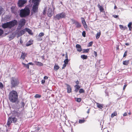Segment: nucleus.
Returning <instances> with one entry per match:
<instances>
[{"label":"nucleus","mask_w":132,"mask_h":132,"mask_svg":"<svg viewBox=\"0 0 132 132\" xmlns=\"http://www.w3.org/2000/svg\"><path fill=\"white\" fill-rule=\"evenodd\" d=\"M9 98L10 101L12 103L16 102L18 98V95L17 92L14 90H12L10 92L9 95Z\"/></svg>","instance_id":"nucleus-1"},{"label":"nucleus","mask_w":132,"mask_h":132,"mask_svg":"<svg viewBox=\"0 0 132 132\" xmlns=\"http://www.w3.org/2000/svg\"><path fill=\"white\" fill-rule=\"evenodd\" d=\"M17 23V21L15 20H14L13 21L2 24V27L4 29L7 28L10 29L16 25Z\"/></svg>","instance_id":"nucleus-2"},{"label":"nucleus","mask_w":132,"mask_h":132,"mask_svg":"<svg viewBox=\"0 0 132 132\" xmlns=\"http://www.w3.org/2000/svg\"><path fill=\"white\" fill-rule=\"evenodd\" d=\"M40 0H30L33 4L32 8V12L35 13L38 11V6Z\"/></svg>","instance_id":"nucleus-3"},{"label":"nucleus","mask_w":132,"mask_h":132,"mask_svg":"<svg viewBox=\"0 0 132 132\" xmlns=\"http://www.w3.org/2000/svg\"><path fill=\"white\" fill-rule=\"evenodd\" d=\"M30 12V10L28 8L22 9L20 11V16L21 18L25 17L29 15Z\"/></svg>","instance_id":"nucleus-4"},{"label":"nucleus","mask_w":132,"mask_h":132,"mask_svg":"<svg viewBox=\"0 0 132 132\" xmlns=\"http://www.w3.org/2000/svg\"><path fill=\"white\" fill-rule=\"evenodd\" d=\"M19 83L18 79L15 77H13L11 80V87H15L19 84Z\"/></svg>","instance_id":"nucleus-5"},{"label":"nucleus","mask_w":132,"mask_h":132,"mask_svg":"<svg viewBox=\"0 0 132 132\" xmlns=\"http://www.w3.org/2000/svg\"><path fill=\"white\" fill-rule=\"evenodd\" d=\"M17 121V119L15 117H10L9 118L7 123V125L9 127L11 123H15Z\"/></svg>","instance_id":"nucleus-6"},{"label":"nucleus","mask_w":132,"mask_h":132,"mask_svg":"<svg viewBox=\"0 0 132 132\" xmlns=\"http://www.w3.org/2000/svg\"><path fill=\"white\" fill-rule=\"evenodd\" d=\"M65 16L66 14L65 13L62 12L56 15L55 16V18L57 20H59L61 18H65Z\"/></svg>","instance_id":"nucleus-7"},{"label":"nucleus","mask_w":132,"mask_h":132,"mask_svg":"<svg viewBox=\"0 0 132 132\" xmlns=\"http://www.w3.org/2000/svg\"><path fill=\"white\" fill-rule=\"evenodd\" d=\"M27 2L26 0H19L18 3V6L20 7H22Z\"/></svg>","instance_id":"nucleus-8"},{"label":"nucleus","mask_w":132,"mask_h":132,"mask_svg":"<svg viewBox=\"0 0 132 132\" xmlns=\"http://www.w3.org/2000/svg\"><path fill=\"white\" fill-rule=\"evenodd\" d=\"M72 21L73 22V24H75L76 25V27L77 28H80L81 27V24L78 22L73 19H72Z\"/></svg>","instance_id":"nucleus-9"},{"label":"nucleus","mask_w":132,"mask_h":132,"mask_svg":"<svg viewBox=\"0 0 132 132\" xmlns=\"http://www.w3.org/2000/svg\"><path fill=\"white\" fill-rule=\"evenodd\" d=\"M26 23V20L24 19H21L19 23V25L21 27H22L24 26Z\"/></svg>","instance_id":"nucleus-10"},{"label":"nucleus","mask_w":132,"mask_h":132,"mask_svg":"<svg viewBox=\"0 0 132 132\" xmlns=\"http://www.w3.org/2000/svg\"><path fill=\"white\" fill-rule=\"evenodd\" d=\"M81 22L82 23L85 28H87V25L86 23V22L85 19L83 17L81 18Z\"/></svg>","instance_id":"nucleus-11"},{"label":"nucleus","mask_w":132,"mask_h":132,"mask_svg":"<svg viewBox=\"0 0 132 132\" xmlns=\"http://www.w3.org/2000/svg\"><path fill=\"white\" fill-rule=\"evenodd\" d=\"M65 85H66L67 89V92L69 93L71 92V88L70 86L67 84H65Z\"/></svg>","instance_id":"nucleus-12"},{"label":"nucleus","mask_w":132,"mask_h":132,"mask_svg":"<svg viewBox=\"0 0 132 132\" xmlns=\"http://www.w3.org/2000/svg\"><path fill=\"white\" fill-rule=\"evenodd\" d=\"M53 12L51 9L49 8L47 11V14L49 17H51L53 15Z\"/></svg>","instance_id":"nucleus-13"},{"label":"nucleus","mask_w":132,"mask_h":132,"mask_svg":"<svg viewBox=\"0 0 132 132\" xmlns=\"http://www.w3.org/2000/svg\"><path fill=\"white\" fill-rule=\"evenodd\" d=\"M27 54L25 53L22 52L20 57V59L24 60L25 59V57L26 56Z\"/></svg>","instance_id":"nucleus-14"},{"label":"nucleus","mask_w":132,"mask_h":132,"mask_svg":"<svg viewBox=\"0 0 132 132\" xmlns=\"http://www.w3.org/2000/svg\"><path fill=\"white\" fill-rule=\"evenodd\" d=\"M76 47L77 50L78 51L81 52L82 50V49L81 46L79 44H77L76 45Z\"/></svg>","instance_id":"nucleus-15"},{"label":"nucleus","mask_w":132,"mask_h":132,"mask_svg":"<svg viewBox=\"0 0 132 132\" xmlns=\"http://www.w3.org/2000/svg\"><path fill=\"white\" fill-rule=\"evenodd\" d=\"M25 28L20 31L19 33V34L20 36H22L26 32Z\"/></svg>","instance_id":"nucleus-16"},{"label":"nucleus","mask_w":132,"mask_h":132,"mask_svg":"<svg viewBox=\"0 0 132 132\" xmlns=\"http://www.w3.org/2000/svg\"><path fill=\"white\" fill-rule=\"evenodd\" d=\"M26 31L29 34L31 35H32L33 33L31 30L29 29L26 28H25Z\"/></svg>","instance_id":"nucleus-17"},{"label":"nucleus","mask_w":132,"mask_h":132,"mask_svg":"<svg viewBox=\"0 0 132 132\" xmlns=\"http://www.w3.org/2000/svg\"><path fill=\"white\" fill-rule=\"evenodd\" d=\"M35 64L39 66H42L43 65V64L41 62L38 61H35Z\"/></svg>","instance_id":"nucleus-18"},{"label":"nucleus","mask_w":132,"mask_h":132,"mask_svg":"<svg viewBox=\"0 0 132 132\" xmlns=\"http://www.w3.org/2000/svg\"><path fill=\"white\" fill-rule=\"evenodd\" d=\"M97 106L100 109H102L103 108V105L101 104L97 103Z\"/></svg>","instance_id":"nucleus-19"},{"label":"nucleus","mask_w":132,"mask_h":132,"mask_svg":"<svg viewBox=\"0 0 132 132\" xmlns=\"http://www.w3.org/2000/svg\"><path fill=\"white\" fill-rule=\"evenodd\" d=\"M120 28L122 30H125L127 29V28L126 26H123L120 25H119Z\"/></svg>","instance_id":"nucleus-20"},{"label":"nucleus","mask_w":132,"mask_h":132,"mask_svg":"<svg viewBox=\"0 0 132 132\" xmlns=\"http://www.w3.org/2000/svg\"><path fill=\"white\" fill-rule=\"evenodd\" d=\"M33 43V41L31 40H29L28 41L26 44V46H30Z\"/></svg>","instance_id":"nucleus-21"},{"label":"nucleus","mask_w":132,"mask_h":132,"mask_svg":"<svg viewBox=\"0 0 132 132\" xmlns=\"http://www.w3.org/2000/svg\"><path fill=\"white\" fill-rule=\"evenodd\" d=\"M12 12V13L15 14L16 12L15 11V9L14 7L12 6L11 8Z\"/></svg>","instance_id":"nucleus-22"},{"label":"nucleus","mask_w":132,"mask_h":132,"mask_svg":"<svg viewBox=\"0 0 132 132\" xmlns=\"http://www.w3.org/2000/svg\"><path fill=\"white\" fill-rule=\"evenodd\" d=\"M97 6L99 8L100 11L101 12H102L104 10V9L99 4Z\"/></svg>","instance_id":"nucleus-23"},{"label":"nucleus","mask_w":132,"mask_h":132,"mask_svg":"<svg viewBox=\"0 0 132 132\" xmlns=\"http://www.w3.org/2000/svg\"><path fill=\"white\" fill-rule=\"evenodd\" d=\"M101 34V33L100 31V32H97V34L96 35V38L97 39H98V38L100 37Z\"/></svg>","instance_id":"nucleus-24"},{"label":"nucleus","mask_w":132,"mask_h":132,"mask_svg":"<svg viewBox=\"0 0 132 132\" xmlns=\"http://www.w3.org/2000/svg\"><path fill=\"white\" fill-rule=\"evenodd\" d=\"M129 63V60H126L123 61V64L125 65H127Z\"/></svg>","instance_id":"nucleus-25"},{"label":"nucleus","mask_w":132,"mask_h":132,"mask_svg":"<svg viewBox=\"0 0 132 132\" xmlns=\"http://www.w3.org/2000/svg\"><path fill=\"white\" fill-rule=\"evenodd\" d=\"M117 113L116 111H115L113 113H112L111 115V117L112 118L114 116L117 115Z\"/></svg>","instance_id":"nucleus-26"},{"label":"nucleus","mask_w":132,"mask_h":132,"mask_svg":"<svg viewBox=\"0 0 132 132\" xmlns=\"http://www.w3.org/2000/svg\"><path fill=\"white\" fill-rule=\"evenodd\" d=\"M81 58L83 60H84V59H87V56H86L85 55H81Z\"/></svg>","instance_id":"nucleus-27"},{"label":"nucleus","mask_w":132,"mask_h":132,"mask_svg":"<svg viewBox=\"0 0 132 132\" xmlns=\"http://www.w3.org/2000/svg\"><path fill=\"white\" fill-rule=\"evenodd\" d=\"M132 25V23L131 22H130L128 24V27L129 28V30H131V26Z\"/></svg>","instance_id":"nucleus-28"},{"label":"nucleus","mask_w":132,"mask_h":132,"mask_svg":"<svg viewBox=\"0 0 132 132\" xmlns=\"http://www.w3.org/2000/svg\"><path fill=\"white\" fill-rule=\"evenodd\" d=\"M59 68V66L57 65H55L54 66V69L55 70H57Z\"/></svg>","instance_id":"nucleus-29"},{"label":"nucleus","mask_w":132,"mask_h":132,"mask_svg":"<svg viewBox=\"0 0 132 132\" xmlns=\"http://www.w3.org/2000/svg\"><path fill=\"white\" fill-rule=\"evenodd\" d=\"M8 37L10 39V40H11V39H13L14 37L13 35H10L8 36Z\"/></svg>","instance_id":"nucleus-30"},{"label":"nucleus","mask_w":132,"mask_h":132,"mask_svg":"<svg viewBox=\"0 0 132 132\" xmlns=\"http://www.w3.org/2000/svg\"><path fill=\"white\" fill-rule=\"evenodd\" d=\"M4 33L3 30L1 29H0V36H2Z\"/></svg>","instance_id":"nucleus-31"},{"label":"nucleus","mask_w":132,"mask_h":132,"mask_svg":"<svg viewBox=\"0 0 132 132\" xmlns=\"http://www.w3.org/2000/svg\"><path fill=\"white\" fill-rule=\"evenodd\" d=\"M42 38L38 36L37 37V40L38 41L42 40Z\"/></svg>","instance_id":"nucleus-32"},{"label":"nucleus","mask_w":132,"mask_h":132,"mask_svg":"<svg viewBox=\"0 0 132 132\" xmlns=\"http://www.w3.org/2000/svg\"><path fill=\"white\" fill-rule=\"evenodd\" d=\"M10 32V31H8L6 32L4 34L3 33V35L2 36L3 37H4L6 35H8Z\"/></svg>","instance_id":"nucleus-33"},{"label":"nucleus","mask_w":132,"mask_h":132,"mask_svg":"<svg viewBox=\"0 0 132 132\" xmlns=\"http://www.w3.org/2000/svg\"><path fill=\"white\" fill-rule=\"evenodd\" d=\"M75 99H76V101L78 102H80L81 101V99L80 98H76Z\"/></svg>","instance_id":"nucleus-34"},{"label":"nucleus","mask_w":132,"mask_h":132,"mask_svg":"<svg viewBox=\"0 0 132 132\" xmlns=\"http://www.w3.org/2000/svg\"><path fill=\"white\" fill-rule=\"evenodd\" d=\"M93 44V42H89L88 43V44L87 46L88 47H89L91 46Z\"/></svg>","instance_id":"nucleus-35"},{"label":"nucleus","mask_w":132,"mask_h":132,"mask_svg":"<svg viewBox=\"0 0 132 132\" xmlns=\"http://www.w3.org/2000/svg\"><path fill=\"white\" fill-rule=\"evenodd\" d=\"M85 121V120H79V123H82L84 122Z\"/></svg>","instance_id":"nucleus-36"},{"label":"nucleus","mask_w":132,"mask_h":132,"mask_svg":"<svg viewBox=\"0 0 132 132\" xmlns=\"http://www.w3.org/2000/svg\"><path fill=\"white\" fill-rule=\"evenodd\" d=\"M4 87V86L3 84L0 82V88L1 89H2Z\"/></svg>","instance_id":"nucleus-37"},{"label":"nucleus","mask_w":132,"mask_h":132,"mask_svg":"<svg viewBox=\"0 0 132 132\" xmlns=\"http://www.w3.org/2000/svg\"><path fill=\"white\" fill-rule=\"evenodd\" d=\"M41 97V95H40L37 94L35 96V98H40Z\"/></svg>","instance_id":"nucleus-38"},{"label":"nucleus","mask_w":132,"mask_h":132,"mask_svg":"<svg viewBox=\"0 0 132 132\" xmlns=\"http://www.w3.org/2000/svg\"><path fill=\"white\" fill-rule=\"evenodd\" d=\"M79 92L80 93H84L85 91L82 89H79Z\"/></svg>","instance_id":"nucleus-39"},{"label":"nucleus","mask_w":132,"mask_h":132,"mask_svg":"<svg viewBox=\"0 0 132 132\" xmlns=\"http://www.w3.org/2000/svg\"><path fill=\"white\" fill-rule=\"evenodd\" d=\"M69 62L68 59H65L64 61V63L68 64Z\"/></svg>","instance_id":"nucleus-40"},{"label":"nucleus","mask_w":132,"mask_h":132,"mask_svg":"<svg viewBox=\"0 0 132 132\" xmlns=\"http://www.w3.org/2000/svg\"><path fill=\"white\" fill-rule=\"evenodd\" d=\"M82 35L84 37H85L86 36V32L85 31H83L82 33Z\"/></svg>","instance_id":"nucleus-41"},{"label":"nucleus","mask_w":132,"mask_h":132,"mask_svg":"<svg viewBox=\"0 0 132 132\" xmlns=\"http://www.w3.org/2000/svg\"><path fill=\"white\" fill-rule=\"evenodd\" d=\"M44 35V33L43 32H41L39 34L38 36L42 37Z\"/></svg>","instance_id":"nucleus-42"},{"label":"nucleus","mask_w":132,"mask_h":132,"mask_svg":"<svg viewBox=\"0 0 132 132\" xmlns=\"http://www.w3.org/2000/svg\"><path fill=\"white\" fill-rule=\"evenodd\" d=\"M127 51H126L125 52L123 55V57H125L127 55Z\"/></svg>","instance_id":"nucleus-43"},{"label":"nucleus","mask_w":132,"mask_h":132,"mask_svg":"<svg viewBox=\"0 0 132 132\" xmlns=\"http://www.w3.org/2000/svg\"><path fill=\"white\" fill-rule=\"evenodd\" d=\"M75 87H76V89H79L80 88V87L79 86V85H76L75 86Z\"/></svg>","instance_id":"nucleus-44"},{"label":"nucleus","mask_w":132,"mask_h":132,"mask_svg":"<svg viewBox=\"0 0 132 132\" xmlns=\"http://www.w3.org/2000/svg\"><path fill=\"white\" fill-rule=\"evenodd\" d=\"M67 64L64 63V64L63 65V67H62V69H64L66 67V65Z\"/></svg>","instance_id":"nucleus-45"},{"label":"nucleus","mask_w":132,"mask_h":132,"mask_svg":"<svg viewBox=\"0 0 132 132\" xmlns=\"http://www.w3.org/2000/svg\"><path fill=\"white\" fill-rule=\"evenodd\" d=\"M3 10V9L1 7H0V14L2 13V11Z\"/></svg>","instance_id":"nucleus-46"},{"label":"nucleus","mask_w":132,"mask_h":132,"mask_svg":"<svg viewBox=\"0 0 132 132\" xmlns=\"http://www.w3.org/2000/svg\"><path fill=\"white\" fill-rule=\"evenodd\" d=\"M25 66L28 69H29V65H28V64H26L25 65Z\"/></svg>","instance_id":"nucleus-47"},{"label":"nucleus","mask_w":132,"mask_h":132,"mask_svg":"<svg viewBox=\"0 0 132 132\" xmlns=\"http://www.w3.org/2000/svg\"><path fill=\"white\" fill-rule=\"evenodd\" d=\"M113 16L114 18H117L118 17V15H113Z\"/></svg>","instance_id":"nucleus-48"},{"label":"nucleus","mask_w":132,"mask_h":132,"mask_svg":"<svg viewBox=\"0 0 132 132\" xmlns=\"http://www.w3.org/2000/svg\"><path fill=\"white\" fill-rule=\"evenodd\" d=\"M45 82V79H43L42 80V84H44Z\"/></svg>","instance_id":"nucleus-49"},{"label":"nucleus","mask_w":132,"mask_h":132,"mask_svg":"<svg viewBox=\"0 0 132 132\" xmlns=\"http://www.w3.org/2000/svg\"><path fill=\"white\" fill-rule=\"evenodd\" d=\"M89 51V49H86V50H85L84 51V52H88Z\"/></svg>","instance_id":"nucleus-50"},{"label":"nucleus","mask_w":132,"mask_h":132,"mask_svg":"<svg viewBox=\"0 0 132 132\" xmlns=\"http://www.w3.org/2000/svg\"><path fill=\"white\" fill-rule=\"evenodd\" d=\"M40 129V128L39 127H38L37 130L35 131V132H37Z\"/></svg>","instance_id":"nucleus-51"},{"label":"nucleus","mask_w":132,"mask_h":132,"mask_svg":"<svg viewBox=\"0 0 132 132\" xmlns=\"http://www.w3.org/2000/svg\"><path fill=\"white\" fill-rule=\"evenodd\" d=\"M65 58H66L65 59H68V55L67 53H66V55L65 56Z\"/></svg>","instance_id":"nucleus-52"},{"label":"nucleus","mask_w":132,"mask_h":132,"mask_svg":"<svg viewBox=\"0 0 132 132\" xmlns=\"http://www.w3.org/2000/svg\"><path fill=\"white\" fill-rule=\"evenodd\" d=\"M94 54L95 55V56H97V53L96 52H95V51H94Z\"/></svg>","instance_id":"nucleus-53"},{"label":"nucleus","mask_w":132,"mask_h":132,"mask_svg":"<svg viewBox=\"0 0 132 132\" xmlns=\"http://www.w3.org/2000/svg\"><path fill=\"white\" fill-rule=\"evenodd\" d=\"M126 86H127V85H125L124 86H123V90H124L125 89L126 87Z\"/></svg>","instance_id":"nucleus-54"},{"label":"nucleus","mask_w":132,"mask_h":132,"mask_svg":"<svg viewBox=\"0 0 132 132\" xmlns=\"http://www.w3.org/2000/svg\"><path fill=\"white\" fill-rule=\"evenodd\" d=\"M46 11L45 9H44V10L43 11V13L44 14H45L46 13Z\"/></svg>","instance_id":"nucleus-55"},{"label":"nucleus","mask_w":132,"mask_h":132,"mask_svg":"<svg viewBox=\"0 0 132 132\" xmlns=\"http://www.w3.org/2000/svg\"><path fill=\"white\" fill-rule=\"evenodd\" d=\"M127 113L125 112V113L123 114V116H127Z\"/></svg>","instance_id":"nucleus-56"},{"label":"nucleus","mask_w":132,"mask_h":132,"mask_svg":"<svg viewBox=\"0 0 132 132\" xmlns=\"http://www.w3.org/2000/svg\"><path fill=\"white\" fill-rule=\"evenodd\" d=\"M44 79H48V77L47 76H45L44 77Z\"/></svg>","instance_id":"nucleus-57"},{"label":"nucleus","mask_w":132,"mask_h":132,"mask_svg":"<svg viewBox=\"0 0 132 132\" xmlns=\"http://www.w3.org/2000/svg\"><path fill=\"white\" fill-rule=\"evenodd\" d=\"M108 131V130H107L106 129H105L103 130V132H105V131Z\"/></svg>","instance_id":"nucleus-58"},{"label":"nucleus","mask_w":132,"mask_h":132,"mask_svg":"<svg viewBox=\"0 0 132 132\" xmlns=\"http://www.w3.org/2000/svg\"><path fill=\"white\" fill-rule=\"evenodd\" d=\"M78 89H75V92H77L78 91Z\"/></svg>","instance_id":"nucleus-59"},{"label":"nucleus","mask_w":132,"mask_h":132,"mask_svg":"<svg viewBox=\"0 0 132 132\" xmlns=\"http://www.w3.org/2000/svg\"><path fill=\"white\" fill-rule=\"evenodd\" d=\"M28 65L29 64H30V65H33V63L32 62H30V63H28Z\"/></svg>","instance_id":"nucleus-60"},{"label":"nucleus","mask_w":132,"mask_h":132,"mask_svg":"<svg viewBox=\"0 0 132 132\" xmlns=\"http://www.w3.org/2000/svg\"><path fill=\"white\" fill-rule=\"evenodd\" d=\"M76 83L77 84H79V82L78 80L76 82Z\"/></svg>","instance_id":"nucleus-61"},{"label":"nucleus","mask_w":132,"mask_h":132,"mask_svg":"<svg viewBox=\"0 0 132 132\" xmlns=\"http://www.w3.org/2000/svg\"><path fill=\"white\" fill-rule=\"evenodd\" d=\"M89 111H90V109H88V111H87V113H89Z\"/></svg>","instance_id":"nucleus-62"},{"label":"nucleus","mask_w":132,"mask_h":132,"mask_svg":"<svg viewBox=\"0 0 132 132\" xmlns=\"http://www.w3.org/2000/svg\"><path fill=\"white\" fill-rule=\"evenodd\" d=\"M41 57H42V59H44V56H42Z\"/></svg>","instance_id":"nucleus-63"},{"label":"nucleus","mask_w":132,"mask_h":132,"mask_svg":"<svg viewBox=\"0 0 132 132\" xmlns=\"http://www.w3.org/2000/svg\"><path fill=\"white\" fill-rule=\"evenodd\" d=\"M129 45V44L128 43H126L125 44V45H127V46H128V45Z\"/></svg>","instance_id":"nucleus-64"}]
</instances>
